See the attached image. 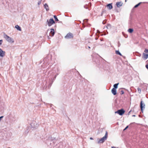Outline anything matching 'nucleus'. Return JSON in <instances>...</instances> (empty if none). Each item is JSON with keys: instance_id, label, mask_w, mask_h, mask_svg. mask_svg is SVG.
Returning a JSON list of instances; mask_svg holds the SVG:
<instances>
[{"instance_id": "f257e3e1", "label": "nucleus", "mask_w": 148, "mask_h": 148, "mask_svg": "<svg viewBox=\"0 0 148 148\" xmlns=\"http://www.w3.org/2000/svg\"><path fill=\"white\" fill-rule=\"evenodd\" d=\"M108 137V132L106 131L105 136L99 140L98 142V143H103L107 139Z\"/></svg>"}, {"instance_id": "f03ea898", "label": "nucleus", "mask_w": 148, "mask_h": 148, "mask_svg": "<svg viewBox=\"0 0 148 148\" xmlns=\"http://www.w3.org/2000/svg\"><path fill=\"white\" fill-rule=\"evenodd\" d=\"M4 37L8 42L11 43L14 42V41L13 40V39L8 36L7 35L5 34L4 35Z\"/></svg>"}, {"instance_id": "7ed1b4c3", "label": "nucleus", "mask_w": 148, "mask_h": 148, "mask_svg": "<svg viewBox=\"0 0 148 148\" xmlns=\"http://www.w3.org/2000/svg\"><path fill=\"white\" fill-rule=\"evenodd\" d=\"M31 126L32 128H36L39 126V125L35 121H33L31 123Z\"/></svg>"}, {"instance_id": "20e7f679", "label": "nucleus", "mask_w": 148, "mask_h": 148, "mask_svg": "<svg viewBox=\"0 0 148 148\" xmlns=\"http://www.w3.org/2000/svg\"><path fill=\"white\" fill-rule=\"evenodd\" d=\"M47 22L48 23V25L49 26H51L53 24L55 23L53 18L50 19L49 20H47Z\"/></svg>"}, {"instance_id": "39448f33", "label": "nucleus", "mask_w": 148, "mask_h": 148, "mask_svg": "<svg viewBox=\"0 0 148 148\" xmlns=\"http://www.w3.org/2000/svg\"><path fill=\"white\" fill-rule=\"evenodd\" d=\"M125 111L123 109L118 110L115 112V113H117L120 115H122L125 113Z\"/></svg>"}, {"instance_id": "423d86ee", "label": "nucleus", "mask_w": 148, "mask_h": 148, "mask_svg": "<svg viewBox=\"0 0 148 148\" xmlns=\"http://www.w3.org/2000/svg\"><path fill=\"white\" fill-rule=\"evenodd\" d=\"M73 34L71 33H69L66 34L65 36V38L66 39H70L73 38Z\"/></svg>"}, {"instance_id": "0eeeda50", "label": "nucleus", "mask_w": 148, "mask_h": 148, "mask_svg": "<svg viewBox=\"0 0 148 148\" xmlns=\"http://www.w3.org/2000/svg\"><path fill=\"white\" fill-rule=\"evenodd\" d=\"M5 55V52L0 48V57H3Z\"/></svg>"}, {"instance_id": "6e6552de", "label": "nucleus", "mask_w": 148, "mask_h": 148, "mask_svg": "<svg viewBox=\"0 0 148 148\" xmlns=\"http://www.w3.org/2000/svg\"><path fill=\"white\" fill-rule=\"evenodd\" d=\"M55 34L54 30L53 29H50V36H53Z\"/></svg>"}, {"instance_id": "1a4fd4ad", "label": "nucleus", "mask_w": 148, "mask_h": 148, "mask_svg": "<svg viewBox=\"0 0 148 148\" xmlns=\"http://www.w3.org/2000/svg\"><path fill=\"white\" fill-rule=\"evenodd\" d=\"M112 5V3H109L107 5H106V7L109 10H110L112 9L113 8Z\"/></svg>"}, {"instance_id": "9d476101", "label": "nucleus", "mask_w": 148, "mask_h": 148, "mask_svg": "<svg viewBox=\"0 0 148 148\" xmlns=\"http://www.w3.org/2000/svg\"><path fill=\"white\" fill-rule=\"evenodd\" d=\"M116 5L117 7L119 8L123 5V3L121 2H118L116 3Z\"/></svg>"}, {"instance_id": "9b49d317", "label": "nucleus", "mask_w": 148, "mask_h": 148, "mask_svg": "<svg viewBox=\"0 0 148 148\" xmlns=\"http://www.w3.org/2000/svg\"><path fill=\"white\" fill-rule=\"evenodd\" d=\"M142 57L144 60H146L148 58V54H145V53H143Z\"/></svg>"}, {"instance_id": "f8f14e48", "label": "nucleus", "mask_w": 148, "mask_h": 148, "mask_svg": "<svg viewBox=\"0 0 148 148\" xmlns=\"http://www.w3.org/2000/svg\"><path fill=\"white\" fill-rule=\"evenodd\" d=\"M145 105L143 103L142 101H141L140 104V108L142 111L143 110V108H145Z\"/></svg>"}, {"instance_id": "ddd939ff", "label": "nucleus", "mask_w": 148, "mask_h": 148, "mask_svg": "<svg viewBox=\"0 0 148 148\" xmlns=\"http://www.w3.org/2000/svg\"><path fill=\"white\" fill-rule=\"evenodd\" d=\"M111 92L114 95H115L116 94V90L115 88H113L111 90Z\"/></svg>"}, {"instance_id": "4468645a", "label": "nucleus", "mask_w": 148, "mask_h": 148, "mask_svg": "<svg viewBox=\"0 0 148 148\" xmlns=\"http://www.w3.org/2000/svg\"><path fill=\"white\" fill-rule=\"evenodd\" d=\"M44 6L45 8L46 9V11H48L49 9L48 5L46 3H45L44 4Z\"/></svg>"}, {"instance_id": "2eb2a0df", "label": "nucleus", "mask_w": 148, "mask_h": 148, "mask_svg": "<svg viewBox=\"0 0 148 148\" xmlns=\"http://www.w3.org/2000/svg\"><path fill=\"white\" fill-rule=\"evenodd\" d=\"M15 28L19 31H21V28L18 25H16L15 26Z\"/></svg>"}, {"instance_id": "dca6fc26", "label": "nucleus", "mask_w": 148, "mask_h": 148, "mask_svg": "<svg viewBox=\"0 0 148 148\" xmlns=\"http://www.w3.org/2000/svg\"><path fill=\"white\" fill-rule=\"evenodd\" d=\"M133 31V29L132 28H130L128 30V32L130 33H132Z\"/></svg>"}, {"instance_id": "f3484780", "label": "nucleus", "mask_w": 148, "mask_h": 148, "mask_svg": "<svg viewBox=\"0 0 148 148\" xmlns=\"http://www.w3.org/2000/svg\"><path fill=\"white\" fill-rule=\"evenodd\" d=\"M119 83H118L116 84H114V85L113 86L114 87V88H115V89L117 88H118V85H119Z\"/></svg>"}, {"instance_id": "a211bd4d", "label": "nucleus", "mask_w": 148, "mask_h": 148, "mask_svg": "<svg viewBox=\"0 0 148 148\" xmlns=\"http://www.w3.org/2000/svg\"><path fill=\"white\" fill-rule=\"evenodd\" d=\"M106 27L108 29H110L111 28V25L110 24H108L106 26Z\"/></svg>"}, {"instance_id": "6ab92c4d", "label": "nucleus", "mask_w": 148, "mask_h": 148, "mask_svg": "<svg viewBox=\"0 0 148 148\" xmlns=\"http://www.w3.org/2000/svg\"><path fill=\"white\" fill-rule=\"evenodd\" d=\"M116 53L117 54L119 55L120 56H122L120 52L119 51H116Z\"/></svg>"}, {"instance_id": "aec40b11", "label": "nucleus", "mask_w": 148, "mask_h": 148, "mask_svg": "<svg viewBox=\"0 0 148 148\" xmlns=\"http://www.w3.org/2000/svg\"><path fill=\"white\" fill-rule=\"evenodd\" d=\"M141 3V2H140L139 3H138V4L136 5L133 8H137V7H138L140 4Z\"/></svg>"}, {"instance_id": "412c9836", "label": "nucleus", "mask_w": 148, "mask_h": 148, "mask_svg": "<svg viewBox=\"0 0 148 148\" xmlns=\"http://www.w3.org/2000/svg\"><path fill=\"white\" fill-rule=\"evenodd\" d=\"M53 17H54V18H55V19L56 21H59V20H58V19L57 16H56L54 15V16Z\"/></svg>"}, {"instance_id": "4be33fe9", "label": "nucleus", "mask_w": 148, "mask_h": 148, "mask_svg": "<svg viewBox=\"0 0 148 148\" xmlns=\"http://www.w3.org/2000/svg\"><path fill=\"white\" fill-rule=\"evenodd\" d=\"M137 90H138V92L139 93H141V89L139 88H137Z\"/></svg>"}, {"instance_id": "5701e85b", "label": "nucleus", "mask_w": 148, "mask_h": 148, "mask_svg": "<svg viewBox=\"0 0 148 148\" xmlns=\"http://www.w3.org/2000/svg\"><path fill=\"white\" fill-rule=\"evenodd\" d=\"M106 11L105 10H103L102 11V12L101 14V16H102L103 14V13H104Z\"/></svg>"}, {"instance_id": "b1692460", "label": "nucleus", "mask_w": 148, "mask_h": 148, "mask_svg": "<svg viewBox=\"0 0 148 148\" xmlns=\"http://www.w3.org/2000/svg\"><path fill=\"white\" fill-rule=\"evenodd\" d=\"M106 22V20H104L102 22V23L103 24H105Z\"/></svg>"}, {"instance_id": "393cba45", "label": "nucleus", "mask_w": 148, "mask_h": 148, "mask_svg": "<svg viewBox=\"0 0 148 148\" xmlns=\"http://www.w3.org/2000/svg\"><path fill=\"white\" fill-rule=\"evenodd\" d=\"M144 52L146 53H148V49H145L144 50Z\"/></svg>"}, {"instance_id": "a878e982", "label": "nucleus", "mask_w": 148, "mask_h": 148, "mask_svg": "<svg viewBox=\"0 0 148 148\" xmlns=\"http://www.w3.org/2000/svg\"><path fill=\"white\" fill-rule=\"evenodd\" d=\"M124 93V92L123 90H122L121 91V95L123 94Z\"/></svg>"}, {"instance_id": "bb28decb", "label": "nucleus", "mask_w": 148, "mask_h": 148, "mask_svg": "<svg viewBox=\"0 0 148 148\" xmlns=\"http://www.w3.org/2000/svg\"><path fill=\"white\" fill-rule=\"evenodd\" d=\"M41 1H38V5H39L41 3Z\"/></svg>"}, {"instance_id": "cd10ccee", "label": "nucleus", "mask_w": 148, "mask_h": 148, "mask_svg": "<svg viewBox=\"0 0 148 148\" xmlns=\"http://www.w3.org/2000/svg\"><path fill=\"white\" fill-rule=\"evenodd\" d=\"M3 40H0V45H1L2 43Z\"/></svg>"}, {"instance_id": "c85d7f7f", "label": "nucleus", "mask_w": 148, "mask_h": 148, "mask_svg": "<svg viewBox=\"0 0 148 148\" xmlns=\"http://www.w3.org/2000/svg\"><path fill=\"white\" fill-rule=\"evenodd\" d=\"M128 126H127L124 129L123 131H125V130H126L128 127Z\"/></svg>"}, {"instance_id": "c756f323", "label": "nucleus", "mask_w": 148, "mask_h": 148, "mask_svg": "<svg viewBox=\"0 0 148 148\" xmlns=\"http://www.w3.org/2000/svg\"><path fill=\"white\" fill-rule=\"evenodd\" d=\"M58 74H57L55 75V76L54 77V78H53V80L54 79V80H55V79H56V77L58 75Z\"/></svg>"}, {"instance_id": "7c9ffc66", "label": "nucleus", "mask_w": 148, "mask_h": 148, "mask_svg": "<svg viewBox=\"0 0 148 148\" xmlns=\"http://www.w3.org/2000/svg\"><path fill=\"white\" fill-rule=\"evenodd\" d=\"M3 116H1L0 117V121H1L2 119V118H3Z\"/></svg>"}, {"instance_id": "2f4dec72", "label": "nucleus", "mask_w": 148, "mask_h": 148, "mask_svg": "<svg viewBox=\"0 0 148 148\" xmlns=\"http://www.w3.org/2000/svg\"><path fill=\"white\" fill-rule=\"evenodd\" d=\"M83 21L84 22H87L88 21V19H85Z\"/></svg>"}, {"instance_id": "473e14b6", "label": "nucleus", "mask_w": 148, "mask_h": 148, "mask_svg": "<svg viewBox=\"0 0 148 148\" xmlns=\"http://www.w3.org/2000/svg\"><path fill=\"white\" fill-rule=\"evenodd\" d=\"M146 68L148 69V64H146L145 66Z\"/></svg>"}, {"instance_id": "72a5a7b5", "label": "nucleus", "mask_w": 148, "mask_h": 148, "mask_svg": "<svg viewBox=\"0 0 148 148\" xmlns=\"http://www.w3.org/2000/svg\"><path fill=\"white\" fill-rule=\"evenodd\" d=\"M112 148H118V147H112Z\"/></svg>"}, {"instance_id": "f704fd0d", "label": "nucleus", "mask_w": 148, "mask_h": 148, "mask_svg": "<svg viewBox=\"0 0 148 148\" xmlns=\"http://www.w3.org/2000/svg\"><path fill=\"white\" fill-rule=\"evenodd\" d=\"M90 140H93V138H91V137L90 138Z\"/></svg>"}, {"instance_id": "c9c22d12", "label": "nucleus", "mask_w": 148, "mask_h": 148, "mask_svg": "<svg viewBox=\"0 0 148 148\" xmlns=\"http://www.w3.org/2000/svg\"><path fill=\"white\" fill-rule=\"evenodd\" d=\"M132 116L133 117H135L136 116V115H133Z\"/></svg>"}, {"instance_id": "e433bc0d", "label": "nucleus", "mask_w": 148, "mask_h": 148, "mask_svg": "<svg viewBox=\"0 0 148 148\" xmlns=\"http://www.w3.org/2000/svg\"><path fill=\"white\" fill-rule=\"evenodd\" d=\"M131 110H130V111L129 112V114L130 113V112H131Z\"/></svg>"}, {"instance_id": "4c0bfd02", "label": "nucleus", "mask_w": 148, "mask_h": 148, "mask_svg": "<svg viewBox=\"0 0 148 148\" xmlns=\"http://www.w3.org/2000/svg\"><path fill=\"white\" fill-rule=\"evenodd\" d=\"M124 36L125 38H127V36Z\"/></svg>"}, {"instance_id": "58836bf2", "label": "nucleus", "mask_w": 148, "mask_h": 148, "mask_svg": "<svg viewBox=\"0 0 148 148\" xmlns=\"http://www.w3.org/2000/svg\"><path fill=\"white\" fill-rule=\"evenodd\" d=\"M88 48H90V47H88Z\"/></svg>"}]
</instances>
